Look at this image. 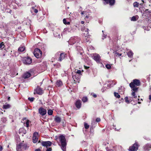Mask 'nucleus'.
<instances>
[{
    "label": "nucleus",
    "instance_id": "obj_26",
    "mask_svg": "<svg viewBox=\"0 0 151 151\" xmlns=\"http://www.w3.org/2000/svg\"><path fill=\"white\" fill-rule=\"evenodd\" d=\"M111 83H110L108 84L107 86L108 87H111V86L112 87L114 85H115L116 83L114 82V81H112L111 82Z\"/></svg>",
    "mask_w": 151,
    "mask_h": 151
},
{
    "label": "nucleus",
    "instance_id": "obj_12",
    "mask_svg": "<svg viewBox=\"0 0 151 151\" xmlns=\"http://www.w3.org/2000/svg\"><path fill=\"white\" fill-rule=\"evenodd\" d=\"M75 105L77 109H80L81 108L82 106L81 101L79 99H77L75 103Z\"/></svg>",
    "mask_w": 151,
    "mask_h": 151
},
{
    "label": "nucleus",
    "instance_id": "obj_22",
    "mask_svg": "<svg viewBox=\"0 0 151 151\" xmlns=\"http://www.w3.org/2000/svg\"><path fill=\"white\" fill-rule=\"evenodd\" d=\"M25 46H21L18 49V51L19 52H23L25 50Z\"/></svg>",
    "mask_w": 151,
    "mask_h": 151
},
{
    "label": "nucleus",
    "instance_id": "obj_57",
    "mask_svg": "<svg viewBox=\"0 0 151 151\" xmlns=\"http://www.w3.org/2000/svg\"><path fill=\"white\" fill-rule=\"evenodd\" d=\"M76 48H80L81 49V47L80 46H76Z\"/></svg>",
    "mask_w": 151,
    "mask_h": 151
},
{
    "label": "nucleus",
    "instance_id": "obj_24",
    "mask_svg": "<svg viewBox=\"0 0 151 151\" xmlns=\"http://www.w3.org/2000/svg\"><path fill=\"white\" fill-rule=\"evenodd\" d=\"M19 144H21V146L22 147L23 150H26L28 148V146H27V144H24L22 143H20Z\"/></svg>",
    "mask_w": 151,
    "mask_h": 151
},
{
    "label": "nucleus",
    "instance_id": "obj_18",
    "mask_svg": "<svg viewBox=\"0 0 151 151\" xmlns=\"http://www.w3.org/2000/svg\"><path fill=\"white\" fill-rule=\"evenodd\" d=\"M106 4H109L110 5L112 6L115 3V0H103Z\"/></svg>",
    "mask_w": 151,
    "mask_h": 151
},
{
    "label": "nucleus",
    "instance_id": "obj_27",
    "mask_svg": "<svg viewBox=\"0 0 151 151\" xmlns=\"http://www.w3.org/2000/svg\"><path fill=\"white\" fill-rule=\"evenodd\" d=\"M128 56L129 58H132L133 56V53L132 51H129L127 53Z\"/></svg>",
    "mask_w": 151,
    "mask_h": 151
},
{
    "label": "nucleus",
    "instance_id": "obj_34",
    "mask_svg": "<svg viewBox=\"0 0 151 151\" xmlns=\"http://www.w3.org/2000/svg\"><path fill=\"white\" fill-rule=\"evenodd\" d=\"M114 95L115 96L116 98H119L120 97V96L119 94L118 93L114 92Z\"/></svg>",
    "mask_w": 151,
    "mask_h": 151
},
{
    "label": "nucleus",
    "instance_id": "obj_49",
    "mask_svg": "<svg viewBox=\"0 0 151 151\" xmlns=\"http://www.w3.org/2000/svg\"><path fill=\"white\" fill-rule=\"evenodd\" d=\"M76 73L78 74H81V70H78L76 72Z\"/></svg>",
    "mask_w": 151,
    "mask_h": 151
},
{
    "label": "nucleus",
    "instance_id": "obj_35",
    "mask_svg": "<svg viewBox=\"0 0 151 151\" xmlns=\"http://www.w3.org/2000/svg\"><path fill=\"white\" fill-rule=\"evenodd\" d=\"M32 10L35 13H37L38 12V10L37 9L35 8V7H32Z\"/></svg>",
    "mask_w": 151,
    "mask_h": 151
},
{
    "label": "nucleus",
    "instance_id": "obj_58",
    "mask_svg": "<svg viewBox=\"0 0 151 151\" xmlns=\"http://www.w3.org/2000/svg\"><path fill=\"white\" fill-rule=\"evenodd\" d=\"M70 24V22H67L66 23V24L69 25Z\"/></svg>",
    "mask_w": 151,
    "mask_h": 151
},
{
    "label": "nucleus",
    "instance_id": "obj_40",
    "mask_svg": "<svg viewBox=\"0 0 151 151\" xmlns=\"http://www.w3.org/2000/svg\"><path fill=\"white\" fill-rule=\"evenodd\" d=\"M39 134L38 132H35L33 134V137H38Z\"/></svg>",
    "mask_w": 151,
    "mask_h": 151
},
{
    "label": "nucleus",
    "instance_id": "obj_3",
    "mask_svg": "<svg viewBox=\"0 0 151 151\" xmlns=\"http://www.w3.org/2000/svg\"><path fill=\"white\" fill-rule=\"evenodd\" d=\"M80 41V38L77 37H71L69 40L70 44L71 45L74 44L76 43H77V45H78V43H79Z\"/></svg>",
    "mask_w": 151,
    "mask_h": 151
},
{
    "label": "nucleus",
    "instance_id": "obj_39",
    "mask_svg": "<svg viewBox=\"0 0 151 151\" xmlns=\"http://www.w3.org/2000/svg\"><path fill=\"white\" fill-rule=\"evenodd\" d=\"M4 43L2 42L0 43V48L3 49L4 47Z\"/></svg>",
    "mask_w": 151,
    "mask_h": 151
},
{
    "label": "nucleus",
    "instance_id": "obj_53",
    "mask_svg": "<svg viewBox=\"0 0 151 151\" xmlns=\"http://www.w3.org/2000/svg\"><path fill=\"white\" fill-rule=\"evenodd\" d=\"M35 151H41L40 149V148H38L37 149H36L35 150Z\"/></svg>",
    "mask_w": 151,
    "mask_h": 151
},
{
    "label": "nucleus",
    "instance_id": "obj_2",
    "mask_svg": "<svg viewBox=\"0 0 151 151\" xmlns=\"http://www.w3.org/2000/svg\"><path fill=\"white\" fill-rule=\"evenodd\" d=\"M141 82L139 80L137 79H134L129 84V86L131 88H137V86H140Z\"/></svg>",
    "mask_w": 151,
    "mask_h": 151
},
{
    "label": "nucleus",
    "instance_id": "obj_19",
    "mask_svg": "<svg viewBox=\"0 0 151 151\" xmlns=\"http://www.w3.org/2000/svg\"><path fill=\"white\" fill-rule=\"evenodd\" d=\"M31 76V73L29 72H27L23 75L22 77L24 79H27L30 77Z\"/></svg>",
    "mask_w": 151,
    "mask_h": 151
},
{
    "label": "nucleus",
    "instance_id": "obj_13",
    "mask_svg": "<svg viewBox=\"0 0 151 151\" xmlns=\"http://www.w3.org/2000/svg\"><path fill=\"white\" fill-rule=\"evenodd\" d=\"M41 145L42 146L47 148L48 147L51 146L52 142L50 141H42L41 142Z\"/></svg>",
    "mask_w": 151,
    "mask_h": 151
},
{
    "label": "nucleus",
    "instance_id": "obj_29",
    "mask_svg": "<svg viewBox=\"0 0 151 151\" xmlns=\"http://www.w3.org/2000/svg\"><path fill=\"white\" fill-rule=\"evenodd\" d=\"M82 100L83 103H85L88 101V99L87 97L84 96L82 98Z\"/></svg>",
    "mask_w": 151,
    "mask_h": 151
},
{
    "label": "nucleus",
    "instance_id": "obj_61",
    "mask_svg": "<svg viewBox=\"0 0 151 151\" xmlns=\"http://www.w3.org/2000/svg\"><path fill=\"white\" fill-rule=\"evenodd\" d=\"M81 23L82 24H83L84 23V22L83 21H81Z\"/></svg>",
    "mask_w": 151,
    "mask_h": 151
},
{
    "label": "nucleus",
    "instance_id": "obj_45",
    "mask_svg": "<svg viewBox=\"0 0 151 151\" xmlns=\"http://www.w3.org/2000/svg\"><path fill=\"white\" fill-rule=\"evenodd\" d=\"M107 88L106 87H103L101 90L102 92H104L105 91H106Z\"/></svg>",
    "mask_w": 151,
    "mask_h": 151
},
{
    "label": "nucleus",
    "instance_id": "obj_15",
    "mask_svg": "<svg viewBox=\"0 0 151 151\" xmlns=\"http://www.w3.org/2000/svg\"><path fill=\"white\" fill-rule=\"evenodd\" d=\"M124 100L126 103L128 104L133 101V98L132 97H126L124 98Z\"/></svg>",
    "mask_w": 151,
    "mask_h": 151
},
{
    "label": "nucleus",
    "instance_id": "obj_21",
    "mask_svg": "<svg viewBox=\"0 0 151 151\" xmlns=\"http://www.w3.org/2000/svg\"><path fill=\"white\" fill-rule=\"evenodd\" d=\"M56 86L58 87L61 86L63 85L62 82L60 80H58L57 81L56 83Z\"/></svg>",
    "mask_w": 151,
    "mask_h": 151
},
{
    "label": "nucleus",
    "instance_id": "obj_54",
    "mask_svg": "<svg viewBox=\"0 0 151 151\" xmlns=\"http://www.w3.org/2000/svg\"><path fill=\"white\" fill-rule=\"evenodd\" d=\"M93 96L94 98H96L97 97V95L96 94H93Z\"/></svg>",
    "mask_w": 151,
    "mask_h": 151
},
{
    "label": "nucleus",
    "instance_id": "obj_42",
    "mask_svg": "<svg viewBox=\"0 0 151 151\" xmlns=\"http://www.w3.org/2000/svg\"><path fill=\"white\" fill-rule=\"evenodd\" d=\"M1 120L3 122L5 123L7 121L6 118L5 117H3L1 118Z\"/></svg>",
    "mask_w": 151,
    "mask_h": 151
},
{
    "label": "nucleus",
    "instance_id": "obj_43",
    "mask_svg": "<svg viewBox=\"0 0 151 151\" xmlns=\"http://www.w3.org/2000/svg\"><path fill=\"white\" fill-rule=\"evenodd\" d=\"M106 67L108 69H110L111 68V66L109 64H106Z\"/></svg>",
    "mask_w": 151,
    "mask_h": 151
},
{
    "label": "nucleus",
    "instance_id": "obj_51",
    "mask_svg": "<svg viewBox=\"0 0 151 151\" xmlns=\"http://www.w3.org/2000/svg\"><path fill=\"white\" fill-rule=\"evenodd\" d=\"M3 147L2 145H0V151H2L3 150Z\"/></svg>",
    "mask_w": 151,
    "mask_h": 151
},
{
    "label": "nucleus",
    "instance_id": "obj_1",
    "mask_svg": "<svg viewBox=\"0 0 151 151\" xmlns=\"http://www.w3.org/2000/svg\"><path fill=\"white\" fill-rule=\"evenodd\" d=\"M55 140L57 141L59 145V143H60V147L62 150L63 151H66L67 142L65 135L60 134L58 136H55Z\"/></svg>",
    "mask_w": 151,
    "mask_h": 151
},
{
    "label": "nucleus",
    "instance_id": "obj_41",
    "mask_svg": "<svg viewBox=\"0 0 151 151\" xmlns=\"http://www.w3.org/2000/svg\"><path fill=\"white\" fill-rule=\"evenodd\" d=\"M109 144V141H106L104 142L103 144V145H104V146H106L107 145Z\"/></svg>",
    "mask_w": 151,
    "mask_h": 151
},
{
    "label": "nucleus",
    "instance_id": "obj_38",
    "mask_svg": "<svg viewBox=\"0 0 151 151\" xmlns=\"http://www.w3.org/2000/svg\"><path fill=\"white\" fill-rule=\"evenodd\" d=\"M106 149L107 151H113V150L110 147H107L106 148Z\"/></svg>",
    "mask_w": 151,
    "mask_h": 151
},
{
    "label": "nucleus",
    "instance_id": "obj_55",
    "mask_svg": "<svg viewBox=\"0 0 151 151\" xmlns=\"http://www.w3.org/2000/svg\"><path fill=\"white\" fill-rule=\"evenodd\" d=\"M142 3H140V4L142 5L144 3V1L143 0H142Z\"/></svg>",
    "mask_w": 151,
    "mask_h": 151
},
{
    "label": "nucleus",
    "instance_id": "obj_9",
    "mask_svg": "<svg viewBox=\"0 0 151 151\" xmlns=\"http://www.w3.org/2000/svg\"><path fill=\"white\" fill-rule=\"evenodd\" d=\"M81 30L83 32V35L85 37L89 36L88 32V28H86L84 27L81 28Z\"/></svg>",
    "mask_w": 151,
    "mask_h": 151
},
{
    "label": "nucleus",
    "instance_id": "obj_28",
    "mask_svg": "<svg viewBox=\"0 0 151 151\" xmlns=\"http://www.w3.org/2000/svg\"><path fill=\"white\" fill-rule=\"evenodd\" d=\"M10 107V106L9 104H4L3 105V106L2 108L4 109H6L9 108Z\"/></svg>",
    "mask_w": 151,
    "mask_h": 151
},
{
    "label": "nucleus",
    "instance_id": "obj_63",
    "mask_svg": "<svg viewBox=\"0 0 151 151\" xmlns=\"http://www.w3.org/2000/svg\"><path fill=\"white\" fill-rule=\"evenodd\" d=\"M12 11L11 10H10L9 11V13L10 14H11L12 13Z\"/></svg>",
    "mask_w": 151,
    "mask_h": 151
},
{
    "label": "nucleus",
    "instance_id": "obj_11",
    "mask_svg": "<svg viewBox=\"0 0 151 151\" xmlns=\"http://www.w3.org/2000/svg\"><path fill=\"white\" fill-rule=\"evenodd\" d=\"M38 112L42 116H43L46 114L47 111L46 109L41 107L39 109Z\"/></svg>",
    "mask_w": 151,
    "mask_h": 151
},
{
    "label": "nucleus",
    "instance_id": "obj_64",
    "mask_svg": "<svg viewBox=\"0 0 151 151\" xmlns=\"http://www.w3.org/2000/svg\"><path fill=\"white\" fill-rule=\"evenodd\" d=\"M143 28L144 29H146V27L145 26H143Z\"/></svg>",
    "mask_w": 151,
    "mask_h": 151
},
{
    "label": "nucleus",
    "instance_id": "obj_7",
    "mask_svg": "<svg viewBox=\"0 0 151 151\" xmlns=\"http://www.w3.org/2000/svg\"><path fill=\"white\" fill-rule=\"evenodd\" d=\"M139 146L137 142H136L131 146L129 147V151H136L138 150Z\"/></svg>",
    "mask_w": 151,
    "mask_h": 151
},
{
    "label": "nucleus",
    "instance_id": "obj_56",
    "mask_svg": "<svg viewBox=\"0 0 151 151\" xmlns=\"http://www.w3.org/2000/svg\"><path fill=\"white\" fill-rule=\"evenodd\" d=\"M106 35H104V34H103V37H104V38H106Z\"/></svg>",
    "mask_w": 151,
    "mask_h": 151
},
{
    "label": "nucleus",
    "instance_id": "obj_50",
    "mask_svg": "<svg viewBox=\"0 0 151 151\" xmlns=\"http://www.w3.org/2000/svg\"><path fill=\"white\" fill-rule=\"evenodd\" d=\"M85 40L86 42H88V41H89V39H88V37H85Z\"/></svg>",
    "mask_w": 151,
    "mask_h": 151
},
{
    "label": "nucleus",
    "instance_id": "obj_20",
    "mask_svg": "<svg viewBox=\"0 0 151 151\" xmlns=\"http://www.w3.org/2000/svg\"><path fill=\"white\" fill-rule=\"evenodd\" d=\"M16 150L17 151H24L21 146V144H19L17 146Z\"/></svg>",
    "mask_w": 151,
    "mask_h": 151
},
{
    "label": "nucleus",
    "instance_id": "obj_37",
    "mask_svg": "<svg viewBox=\"0 0 151 151\" xmlns=\"http://www.w3.org/2000/svg\"><path fill=\"white\" fill-rule=\"evenodd\" d=\"M29 121L27 119L26 120V122H25V123H24V124H26V126L27 127H29Z\"/></svg>",
    "mask_w": 151,
    "mask_h": 151
},
{
    "label": "nucleus",
    "instance_id": "obj_59",
    "mask_svg": "<svg viewBox=\"0 0 151 151\" xmlns=\"http://www.w3.org/2000/svg\"><path fill=\"white\" fill-rule=\"evenodd\" d=\"M149 99L151 100V95L149 96Z\"/></svg>",
    "mask_w": 151,
    "mask_h": 151
},
{
    "label": "nucleus",
    "instance_id": "obj_17",
    "mask_svg": "<svg viewBox=\"0 0 151 151\" xmlns=\"http://www.w3.org/2000/svg\"><path fill=\"white\" fill-rule=\"evenodd\" d=\"M133 92L132 93L131 95L134 96V98H137V96L135 95V93L137 92L139 88H131Z\"/></svg>",
    "mask_w": 151,
    "mask_h": 151
},
{
    "label": "nucleus",
    "instance_id": "obj_47",
    "mask_svg": "<svg viewBox=\"0 0 151 151\" xmlns=\"http://www.w3.org/2000/svg\"><path fill=\"white\" fill-rule=\"evenodd\" d=\"M52 148L51 147H49L48 148H47V150L46 151H52Z\"/></svg>",
    "mask_w": 151,
    "mask_h": 151
},
{
    "label": "nucleus",
    "instance_id": "obj_62",
    "mask_svg": "<svg viewBox=\"0 0 151 151\" xmlns=\"http://www.w3.org/2000/svg\"><path fill=\"white\" fill-rule=\"evenodd\" d=\"M84 12H85V11H83V12H81V14L83 15V14H84Z\"/></svg>",
    "mask_w": 151,
    "mask_h": 151
},
{
    "label": "nucleus",
    "instance_id": "obj_60",
    "mask_svg": "<svg viewBox=\"0 0 151 151\" xmlns=\"http://www.w3.org/2000/svg\"><path fill=\"white\" fill-rule=\"evenodd\" d=\"M148 26L149 27H150V28H151V27H150L151 26V23H149L148 24Z\"/></svg>",
    "mask_w": 151,
    "mask_h": 151
},
{
    "label": "nucleus",
    "instance_id": "obj_5",
    "mask_svg": "<svg viewBox=\"0 0 151 151\" xmlns=\"http://www.w3.org/2000/svg\"><path fill=\"white\" fill-rule=\"evenodd\" d=\"M44 93L43 91L42 88H40L39 86H37V88L35 89L34 93L35 94H38L39 95H41Z\"/></svg>",
    "mask_w": 151,
    "mask_h": 151
},
{
    "label": "nucleus",
    "instance_id": "obj_23",
    "mask_svg": "<svg viewBox=\"0 0 151 151\" xmlns=\"http://www.w3.org/2000/svg\"><path fill=\"white\" fill-rule=\"evenodd\" d=\"M113 53L114 54V56L116 57L118 56L119 57L120 56H121L122 55V54L121 53L119 52H118L117 51H114L113 52Z\"/></svg>",
    "mask_w": 151,
    "mask_h": 151
},
{
    "label": "nucleus",
    "instance_id": "obj_10",
    "mask_svg": "<svg viewBox=\"0 0 151 151\" xmlns=\"http://www.w3.org/2000/svg\"><path fill=\"white\" fill-rule=\"evenodd\" d=\"M67 57V55L66 54L63 52L61 53L60 54L58 60L59 61L61 62L66 58Z\"/></svg>",
    "mask_w": 151,
    "mask_h": 151
},
{
    "label": "nucleus",
    "instance_id": "obj_6",
    "mask_svg": "<svg viewBox=\"0 0 151 151\" xmlns=\"http://www.w3.org/2000/svg\"><path fill=\"white\" fill-rule=\"evenodd\" d=\"M23 62L24 64L29 65L32 62V59L29 57H25L23 59Z\"/></svg>",
    "mask_w": 151,
    "mask_h": 151
},
{
    "label": "nucleus",
    "instance_id": "obj_36",
    "mask_svg": "<svg viewBox=\"0 0 151 151\" xmlns=\"http://www.w3.org/2000/svg\"><path fill=\"white\" fill-rule=\"evenodd\" d=\"M84 126L86 129H88L89 127V125L85 122L84 123Z\"/></svg>",
    "mask_w": 151,
    "mask_h": 151
},
{
    "label": "nucleus",
    "instance_id": "obj_33",
    "mask_svg": "<svg viewBox=\"0 0 151 151\" xmlns=\"http://www.w3.org/2000/svg\"><path fill=\"white\" fill-rule=\"evenodd\" d=\"M53 113V111L50 109H49L48 111V114L49 115H51Z\"/></svg>",
    "mask_w": 151,
    "mask_h": 151
},
{
    "label": "nucleus",
    "instance_id": "obj_48",
    "mask_svg": "<svg viewBox=\"0 0 151 151\" xmlns=\"http://www.w3.org/2000/svg\"><path fill=\"white\" fill-rule=\"evenodd\" d=\"M63 23L65 24H66V23H67V21L66 20V19H64L63 20Z\"/></svg>",
    "mask_w": 151,
    "mask_h": 151
},
{
    "label": "nucleus",
    "instance_id": "obj_14",
    "mask_svg": "<svg viewBox=\"0 0 151 151\" xmlns=\"http://www.w3.org/2000/svg\"><path fill=\"white\" fill-rule=\"evenodd\" d=\"M93 58L97 63H99L101 62V57L98 54H95L93 56Z\"/></svg>",
    "mask_w": 151,
    "mask_h": 151
},
{
    "label": "nucleus",
    "instance_id": "obj_32",
    "mask_svg": "<svg viewBox=\"0 0 151 151\" xmlns=\"http://www.w3.org/2000/svg\"><path fill=\"white\" fill-rule=\"evenodd\" d=\"M133 5L134 7H138L139 6V3L137 2H135L134 3Z\"/></svg>",
    "mask_w": 151,
    "mask_h": 151
},
{
    "label": "nucleus",
    "instance_id": "obj_44",
    "mask_svg": "<svg viewBox=\"0 0 151 151\" xmlns=\"http://www.w3.org/2000/svg\"><path fill=\"white\" fill-rule=\"evenodd\" d=\"M28 99L31 102H32L33 101L34 98L31 97H29L28 98Z\"/></svg>",
    "mask_w": 151,
    "mask_h": 151
},
{
    "label": "nucleus",
    "instance_id": "obj_52",
    "mask_svg": "<svg viewBox=\"0 0 151 151\" xmlns=\"http://www.w3.org/2000/svg\"><path fill=\"white\" fill-rule=\"evenodd\" d=\"M84 68L85 69H87L89 68V66H87L84 65Z\"/></svg>",
    "mask_w": 151,
    "mask_h": 151
},
{
    "label": "nucleus",
    "instance_id": "obj_31",
    "mask_svg": "<svg viewBox=\"0 0 151 151\" xmlns=\"http://www.w3.org/2000/svg\"><path fill=\"white\" fill-rule=\"evenodd\" d=\"M138 16H134L131 18V20L133 21H135L137 20V17Z\"/></svg>",
    "mask_w": 151,
    "mask_h": 151
},
{
    "label": "nucleus",
    "instance_id": "obj_8",
    "mask_svg": "<svg viewBox=\"0 0 151 151\" xmlns=\"http://www.w3.org/2000/svg\"><path fill=\"white\" fill-rule=\"evenodd\" d=\"M143 16H144L146 18H148L151 17V11L148 9H146L142 14Z\"/></svg>",
    "mask_w": 151,
    "mask_h": 151
},
{
    "label": "nucleus",
    "instance_id": "obj_4",
    "mask_svg": "<svg viewBox=\"0 0 151 151\" xmlns=\"http://www.w3.org/2000/svg\"><path fill=\"white\" fill-rule=\"evenodd\" d=\"M34 54L36 58H38L41 56L42 52L38 48H36L34 52Z\"/></svg>",
    "mask_w": 151,
    "mask_h": 151
},
{
    "label": "nucleus",
    "instance_id": "obj_46",
    "mask_svg": "<svg viewBox=\"0 0 151 151\" xmlns=\"http://www.w3.org/2000/svg\"><path fill=\"white\" fill-rule=\"evenodd\" d=\"M101 119L99 118H97L96 119V121L97 122H99L101 121Z\"/></svg>",
    "mask_w": 151,
    "mask_h": 151
},
{
    "label": "nucleus",
    "instance_id": "obj_16",
    "mask_svg": "<svg viewBox=\"0 0 151 151\" xmlns=\"http://www.w3.org/2000/svg\"><path fill=\"white\" fill-rule=\"evenodd\" d=\"M151 149V145L147 144L143 146V149L144 150L149 151Z\"/></svg>",
    "mask_w": 151,
    "mask_h": 151
},
{
    "label": "nucleus",
    "instance_id": "obj_30",
    "mask_svg": "<svg viewBox=\"0 0 151 151\" xmlns=\"http://www.w3.org/2000/svg\"><path fill=\"white\" fill-rule=\"evenodd\" d=\"M38 139V137H33L32 141L33 143H36Z\"/></svg>",
    "mask_w": 151,
    "mask_h": 151
},
{
    "label": "nucleus",
    "instance_id": "obj_25",
    "mask_svg": "<svg viewBox=\"0 0 151 151\" xmlns=\"http://www.w3.org/2000/svg\"><path fill=\"white\" fill-rule=\"evenodd\" d=\"M55 121L56 122L59 123L61 122V119L60 117L56 116L55 118Z\"/></svg>",
    "mask_w": 151,
    "mask_h": 151
}]
</instances>
